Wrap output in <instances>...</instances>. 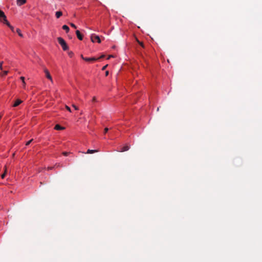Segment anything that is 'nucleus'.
I'll list each match as a JSON object with an SVG mask.
<instances>
[{
  "label": "nucleus",
  "instance_id": "24",
  "mask_svg": "<svg viewBox=\"0 0 262 262\" xmlns=\"http://www.w3.org/2000/svg\"><path fill=\"white\" fill-rule=\"evenodd\" d=\"M108 130V128L106 127L104 128V134H106Z\"/></svg>",
  "mask_w": 262,
  "mask_h": 262
},
{
  "label": "nucleus",
  "instance_id": "10",
  "mask_svg": "<svg viewBox=\"0 0 262 262\" xmlns=\"http://www.w3.org/2000/svg\"><path fill=\"white\" fill-rule=\"evenodd\" d=\"M98 150H92V149H88L86 152V154H93L97 152H98Z\"/></svg>",
  "mask_w": 262,
  "mask_h": 262
},
{
  "label": "nucleus",
  "instance_id": "6",
  "mask_svg": "<svg viewBox=\"0 0 262 262\" xmlns=\"http://www.w3.org/2000/svg\"><path fill=\"white\" fill-rule=\"evenodd\" d=\"M26 0H16V4L18 6H20L26 3Z\"/></svg>",
  "mask_w": 262,
  "mask_h": 262
},
{
  "label": "nucleus",
  "instance_id": "26",
  "mask_svg": "<svg viewBox=\"0 0 262 262\" xmlns=\"http://www.w3.org/2000/svg\"><path fill=\"white\" fill-rule=\"evenodd\" d=\"M72 106L76 110H78V107H77L74 104H73L72 105Z\"/></svg>",
  "mask_w": 262,
  "mask_h": 262
},
{
  "label": "nucleus",
  "instance_id": "19",
  "mask_svg": "<svg viewBox=\"0 0 262 262\" xmlns=\"http://www.w3.org/2000/svg\"><path fill=\"white\" fill-rule=\"evenodd\" d=\"M33 140V139H32L29 140V141H28L26 143V145H27V146L29 145L32 142Z\"/></svg>",
  "mask_w": 262,
  "mask_h": 262
},
{
  "label": "nucleus",
  "instance_id": "1",
  "mask_svg": "<svg viewBox=\"0 0 262 262\" xmlns=\"http://www.w3.org/2000/svg\"><path fill=\"white\" fill-rule=\"evenodd\" d=\"M0 21L3 23L4 24H6L8 27H9L13 32L14 31V28L10 25V24L7 20L6 16L5 15V13L1 10Z\"/></svg>",
  "mask_w": 262,
  "mask_h": 262
},
{
  "label": "nucleus",
  "instance_id": "25",
  "mask_svg": "<svg viewBox=\"0 0 262 262\" xmlns=\"http://www.w3.org/2000/svg\"><path fill=\"white\" fill-rule=\"evenodd\" d=\"M5 174H6V172H4V173H3V174L1 175V178H2V179H4L5 176Z\"/></svg>",
  "mask_w": 262,
  "mask_h": 262
},
{
  "label": "nucleus",
  "instance_id": "2",
  "mask_svg": "<svg viewBox=\"0 0 262 262\" xmlns=\"http://www.w3.org/2000/svg\"><path fill=\"white\" fill-rule=\"evenodd\" d=\"M57 40L58 41V43L61 46L63 50L67 51L68 50L69 47H68L66 42L62 38L59 37L57 38Z\"/></svg>",
  "mask_w": 262,
  "mask_h": 262
},
{
  "label": "nucleus",
  "instance_id": "17",
  "mask_svg": "<svg viewBox=\"0 0 262 262\" xmlns=\"http://www.w3.org/2000/svg\"><path fill=\"white\" fill-rule=\"evenodd\" d=\"M20 78L21 80L23 81L24 85H25L26 84V83L25 82V77L22 76V77H20Z\"/></svg>",
  "mask_w": 262,
  "mask_h": 262
},
{
  "label": "nucleus",
  "instance_id": "29",
  "mask_svg": "<svg viewBox=\"0 0 262 262\" xmlns=\"http://www.w3.org/2000/svg\"><path fill=\"white\" fill-rule=\"evenodd\" d=\"M114 57V56H113V55H110V56H108V57H107V59H110L111 57Z\"/></svg>",
  "mask_w": 262,
  "mask_h": 262
},
{
  "label": "nucleus",
  "instance_id": "4",
  "mask_svg": "<svg viewBox=\"0 0 262 262\" xmlns=\"http://www.w3.org/2000/svg\"><path fill=\"white\" fill-rule=\"evenodd\" d=\"M44 72L45 73V74H46V77L49 79L51 82H53V80H52V76H51L49 71L47 69H45L44 70Z\"/></svg>",
  "mask_w": 262,
  "mask_h": 262
},
{
  "label": "nucleus",
  "instance_id": "21",
  "mask_svg": "<svg viewBox=\"0 0 262 262\" xmlns=\"http://www.w3.org/2000/svg\"><path fill=\"white\" fill-rule=\"evenodd\" d=\"M70 152H67V151H64L62 152V154L63 155L65 156H67L69 155Z\"/></svg>",
  "mask_w": 262,
  "mask_h": 262
},
{
  "label": "nucleus",
  "instance_id": "3",
  "mask_svg": "<svg viewBox=\"0 0 262 262\" xmlns=\"http://www.w3.org/2000/svg\"><path fill=\"white\" fill-rule=\"evenodd\" d=\"M91 41L93 42H94L95 41H97L98 43L101 42V39L99 36L95 34H93L91 35Z\"/></svg>",
  "mask_w": 262,
  "mask_h": 262
},
{
  "label": "nucleus",
  "instance_id": "23",
  "mask_svg": "<svg viewBox=\"0 0 262 262\" xmlns=\"http://www.w3.org/2000/svg\"><path fill=\"white\" fill-rule=\"evenodd\" d=\"M138 42L140 45H141L143 48H144V45L142 42H140L139 40H138Z\"/></svg>",
  "mask_w": 262,
  "mask_h": 262
},
{
  "label": "nucleus",
  "instance_id": "22",
  "mask_svg": "<svg viewBox=\"0 0 262 262\" xmlns=\"http://www.w3.org/2000/svg\"><path fill=\"white\" fill-rule=\"evenodd\" d=\"M70 25L73 28L76 29L77 28L76 26L74 24H73V23H70Z\"/></svg>",
  "mask_w": 262,
  "mask_h": 262
},
{
  "label": "nucleus",
  "instance_id": "28",
  "mask_svg": "<svg viewBox=\"0 0 262 262\" xmlns=\"http://www.w3.org/2000/svg\"><path fill=\"white\" fill-rule=\"evenodd\" d=\"M93 102L96 101V98L95 97H94L92 99Z\"/></svg>",
  "mask_w": 262,
  "mask_h": 262
},
{
  "label": "nucleus",
  "instance_id": "34",
  "mask_svg": "<svg viewBox=\"0 0 262 262\" xmlns=\"http://www.w3.org/2000/svg\"><path fill=\"white\" fill-rule=\"evenodd\" d=\"M81 57L84 60V58L85 57H84L82 55H81Z\"/></svg>",
  "mask_w": 262,
  "mask_h": 262
},
{
  "label": "nucleus",
  "instance_id": "12",
  "mask_svg": "<svg viewBox=\"0 0 262 262\" xmlns=\"http://www.w3.org/2000/svg\"><path fill=\"white\" fill-rule=\"evenodd\" d=\"M64 128V127L61 126L59 124H56L54 127V129L56 130H61V129H63Z\"/></svg>",
  "mask_w": 262,
  "mask_h": 262
},
{
  "label": "nucleus",
  "instance_id": "11",
  "mask_svg": "<svg viewBox=\"0 0 262 262\" xmlns=\"http://www.w3.org/2000/svg\"><path fill=\"white\" fill-rule=\"evenodd\" d=\"M62 13L61 11H57L55 13V15L57 18H59L61 16H62Z\"/></svg>",
  "mask_w": 262,
  "mask_h": 262
},
{
  "label": "nucleus",
  "instance_id": "32",
  "mask_svg": "<svg viewBox=\"0 0 262 262\" xmlns=\"http://www.w3.org/2000/svg\"><path fill=\"white\" fill-rule=\"evenodd\" d=\"M0 69H1V70H3V67H2V65H0Z\"/></svg>",
  "mask_w": 262,
  "mask_h": 262
},
{
  "label": "nucleus",
  "instance_id": "35",
  "mask_svg": "<svg viewBox=\"0 0 262 262\" xmlns=\"http://www.w3.org/2000/svg\"><path fill=\"white\" fill-rule=\"evenodd\" d=\"M3 63V61H2V62H1L0 65H2V66Z\"/></svg>",
  "mask_w": 262,
  "mask_h": 262
},
{
  "label": "nucleus",
  "instance_id": "14",
  "mask_svg": "<svg viewBox=\"0 0 262 262\" xmlns=\"http://www.w3.org/2000/svg\"><path fill=\"white\" fill-rule=\"evenodd\" d=\"M16 32L18 33V35L20 37H23V34L21 33L20 30L19 29H16Z\"/></svg>",
  "mask_w": 262,
  "mask_h": 262
},
{
  "label": "nucleus",
  "instance_id": "9",
  "mask_svg": "<svg viewBox=\"0 0 262 262\" xmlns=\"http://www.w3.org/2000/svg\"><path fill=\"white\" fill-rule=\"evenodd\" d=\"M22 102H23V101H22L21 100H20V99H17V100L15 101V102H14V104L13 105V107H16V106H17L18 105H19L20 103H22Z\"/></svg>",
  "mask_w": 262,
  "mask_h": 262
},
{
  "label": "nucleus",
  "instance_id": "5",
  "mask_svg": "<svg viewBox=\"0 0 262 262\" xmlns=\"http://www.w3.org/2000/svg\"><path fill=\"white\" fill-rule=\"evenodd\" d=\"M129 149V146L127 145L124 146L123 147L120 148L119 149H118L117 151L119 152H124L125 151H127Z\"/></svg>",
  "mask_w": 262,
  "mask_h": 262
},
{
  "label": "nucleus",
  "instance_id": "8",
  "mask_svg": "<svg viewBox=\"0 0 262 262\" xmlns=\"http://www.w3.org/2000/svg\"><path fill=\"white\" fill-rule=\"evenodd\" d=\"M98 58H96L95 57H92V58H88L85 57L84 58V60L86 61H96Z\"/></svg>",
  "mask_w": 262,
  "mask_h": 262
},
{
  "label": "nucleus",
  "instance_id": "36",
  "mask_svg": "<svg viewBox=\"0 0 262 262\" xmlns=\"http://www.w3.org/2000/svg\"><path fill=\"white\" fill-rule=\"evenodd\" d=\"M159 107H158V108H157V111H159Z\"/></svg>",
  "mask_w": 262,
  "mask_h": 262
},
{
  "label": "nucleus",
  "instance_id": "20",
  "mask_svg": "<svg viewBox=\"0 0 262 262\" xmlns=\"http://www.w3.org/2000/svg\"><path fill=\"white\" fill-rule=\"evenodd\" d=\"M8 71H3L2 76H4L8 74Z\"/></svg>",
  "mask_w": 262,
  "mask_h": 262
},
{
  "label": "nucleus",
  "instance_id": "27",
  "mask_svg": "<svg viewBox=\"0 0 262 262\" xmlns=\"http://www.w3.org/2000/svg\"><path fill=\"white\" fill-rule=\"evenodd\" d=\"M66 107L68 111H69V112H71V108L70 107H69L68 106H66Z\"/></svg>",
  "mask_w": 262,
  "mask_h": 262
},
{
  "label": "nucleus",
  "instance_id": "31",
  "mask_svg": "<svg viewBox=\"0 0 262 262\" xmlns=\"http://www.w3.org/2000/svg\"><path fill=\"white\" fill-rule=\"evenodd\" d=\"M104 57V55H102L101 56H100V57H99V58H103Z\"/></svg>",
  "mask_w": 262,
  "mask_h": 262
},
{
  "label": "nucleus",
  "instance_id": "30",
  "mask_svg": "<svg viewBox=\"0 0 262 262\" xmlns=\"http://www.w3.org/2000/svg\"><path fill=\"white\" fill-rule=\"evenodd\" d=\"M107 65H106V66H105L104 67H103L102 68V70H104L106 69V67H107Z\"/></svg>",
  "mask_w": 262,
  "mask_h": 262
},
{
  "label": "nucleus",
  "instance_id": "16",
  "mask_svg": "<svg viewBox=\"0 0 262 262\" xmlns=\"http://www.w3.org/2000/svg\"><path fill=\"white\" fill-rule=\"evenodd\" d=\"M55 169V166H49V167H47V169H48V170H53V169Z\"/></svg>",
  "mask_w": 262,
  "mask_h": 262
},
{
  "label": "nucleus",
  "instance_id": "13",
  "mask_svg": "<svg viewBox=\"0 0 262 262\" xmlns=\"http://www.w3.org/2000/svg\"><path fill=\"white\" fill-rule=\"evenodd\" d=\"M62 28L63 30H66L67 32L69 31L70 29L68 26L63 25Z\"/></svg>",
  "mask_w": 262,
  "mask_h": 262
},
{
  "label": "nucleus",
  "instance_id": "18",
  "mask_svg": "<svg viewBox=\"0 0 262 262\" xmlns=\"http://www.w3.org/2000/svg\"><path fill=\"white\" fill-rule=\"evenodd\" d=\"M68 55L70 57H72L74 55V53L72 51H70L68 52Z\"/></svg>",
  "mask_w": 262,
  "mask_h": 262
},
{
  "label": "nucleus",
  "instance_id": "33",
  "mask_svg": "<svg viewBox=\"0 0 262 262\" xmlns=\"http://www.w3.org/2000/svg\"><path fill=\"white\" fill-rule=\"evenodd\" d=\"M108 71H106V72H105V75L107 76V75H108Z\"/></svg>",
  "mask_w": 262,
  "mask_h": 262
},
{
  "label": "nucleus",
  "instance_id": "7",
  "mask_svg": "<svg viewBox=\"0 0 262 262\" xmlns=\"http://www.w3.org/2000/svg\"><path fill=\"white\" fill-rule=\"evenodd\" d=\"M76 34L77 38L79 40H82V39H83V36L81 35V34L80 33V31L79 30H77L76 31Z\"/></svg>",
  "mask_w": 262,
  "mask_h": 262
},
{
  "label": "nucleus",
  "instance_id": "15",
  "mask_svg": "<svg viewBox=\"0 0 262 262\" xmlns=\"http://www.w3.org/2000/svg\"><path fill=\"white\" fill-rule=\"evenodd\" d=\"M54 166H55V168H59L61 167V165L60 163H56Z\"/></svg>",
  "mask_w": 262,
  "mask_h": 262
}]
</instances>
